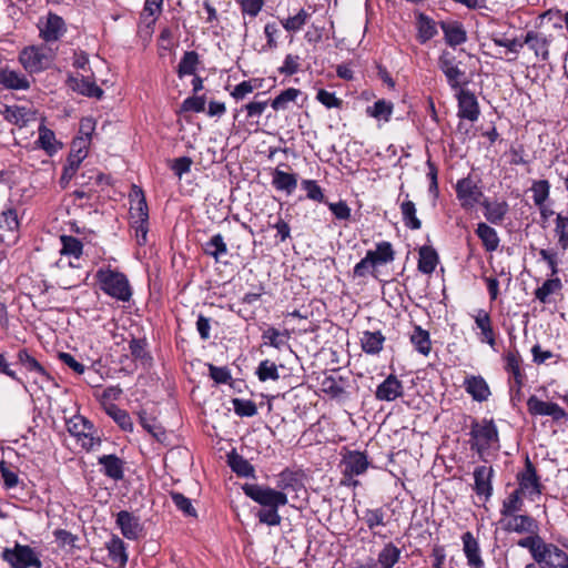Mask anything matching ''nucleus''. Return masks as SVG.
Returning a JSON list of instances; mask_svg holds the SVG:
<instances>
[{
    "mask_svg": "<svg viewBox=\"0 0 568 568\" xmlns=\"http://www.w3.org/2000/svg\"><path fill=\"white\" fill-rule=\"evenodd\" d=\"M366 113L377 120L388 121L393 113V103L384 99L377 100L372 106H367Z\"/></svg>",
    "mask_w": 568,
    "mask_h": 568,
    "instance_id": "48",
    "label": "nucleus"
},
{
    "mask_svg": "<svg viewBox=\"0 0 568 568\" xmlns=\"http://www.w3.org/2000/svg\"><path fill=\"white\" fill-rule=\"evenodd\" d=\"M462 540L464 544V552L468 565L471 568H483L484 561L479 554V546L473 534L470 531L464 532Z\"/></svg>",
    "mask_w": 568,
    "mask_h": 568,
    "instance_id": "25",
    "label": "nucleus"
},
{
    "mask_svg": "<svg viewBox=\"0 0 568 568\" xmlns=\"http://www.w3.org/2000/svg\"><path fill=\"white\" fill-rule=\"evenodd\" d=\"M103 466V473L113 480H121L124 476V462L114 454L103 455L98 459Z\"/></svg>",
    "mask_w": 568,
    "mask_h": 568,
    "instance_id": "24",
    "label": "nucleus"
},
{
    "mask_svg": "<svg viewBox=\"0 0 568 568\" xmlns=\"http://www.w3.org/2000/svg\"><path fill=\"white\" fill-rule=\"evenodd\" d=\"M505 369L510 373L515 383L520 387L523 385L524 375L520 369V356L518 352H508L505 355Z\"/></svg>",
    "mask_w": 568,
    "mask_h": 568,
    "instance_id": "49",
    "label": "nucleus"
},
{
    "mask_svg": "<svg viewBox=\"0 0 568 568\" xmlns=\"http://www.w3.org/2000/svg\"><path fill=\"white\" fill-rule=\"evenodd\" d=\"M64 20L54 13H49L43 27H40L39 36H59L65 32Z\"/></svg>",
    "mask_w": 568,
    "mask_h": 568,
    "instance_id": "46",
    "label": "nucleus"
},
{
    "mask_svg": "<svg viewBox=\"0 0 568 568\" xmlns=\"http://www.w3.org/2000/svg\"><path fill=\"white\" fill-rule=\"evenodd\" d=\"M260 79H250L242 81L231 92V95L236 100H243L247 94L252 93L254 89L261 87Z\"/></svg>",
    "mask_w": 568,
    "mask_h": 568,
    "instance_id": "58",
    "label": "nucleus"
},
{
    "mask_svg": "<svg viewBox=\"0 0 568 568\" xmlns=\"http://www.w3.org/2000/svg\"><path fill=\"white\" fill-rule=\"evenodd\" d=\"M555 236L557 237V245L562 250H568V215L557 213L555 220Z\"/></svg>",
    "mask_w": 568,
    "mask_h": 568,
    "instance_id": "43",
    "label": "nucleus"
},
{
    "mask_svg": "<svg viewBox=\"0 0 568 568\" xmlns=\"http://www.w3.org/2000/svg\"><path fill=\"white\" fill-rule=\"evenodd\" d=\"M458 101V116L471 122L479 116L480 110L476 95L466 89H459L456 93Z\"/></svg>",
    "mask_w": 568,
    "mask_h": 568,
    "instance_id": "13",
    "label": "nucleus"
},
{
    "mask_svg": "<svg viewBox=\"0 0 568 568\" xmlns=\"http://www.w3.org/2000/svg\"><path fill=\"white\" fill-rule=\"evenodd\" d=\"M385 336L381 331H365L361 337V345L366 354L376 355L383 349Z\"/></svg>",
    "mask_w": 568,
    "mask_h": 568,
    "instance_id": "31",
    "label": "nucleus"
},
{
    "mask_svg": "<svg viewBox=\"0 0 568 568\" xmlns=\"http://www.w3.org/2000/svg\"><path fill=\"white\" fill-rule=\"evenodd\" d=\"M116 525L120 527L122 535L131 540H136L143 531L140 518L126 510L118 513Z\"/></svg>",
    "mask_w": 568,
    "mask_h": 568,
    "instance_id": "18",
    "label": "nucleus"
},
{
    "mask_svg": "<svg viewBox=\"0 0 568 568\" xmlns=\"http://www.w3.org/2000/svg\"><path fill=\"white\" fill-rule=\"evenodd\" d=\"M368 529L373 531L377 526H385V511L383 508L366 509L363 516Z\"/></svg>",
    "mask_w": 568,
    "mask_h": 568,
    "instance_id": "61",
    "label": "nucleus"
},
{
    "mask_svg": "<svg viewBox=\"0 0 568 568\" xmlns=\"http://www.w3.org/2000/svg\"><path fill=\"white\" fill-rule=\"evenodd\" d=\"M562 283L559 277H552L546 280L541 286L536 288L535 297L542 304H547L550 302L549 296L554 293H557L561 290Z\"/></svg>",
    "mask_w": 568,
    "mask_h": 568,
    "instance_id": "39",
    "label": "nucleus"
},
{
    "mask_svg": "<svg viewBox=\"0 0 568 568\" xmlns=\"http://www.w3.org/2000/svg\"><path fill=\"white\" fill-rule=\"evenodd\" d=\"M1 559L11 568H42V561L36 550L19 542H14L12 548H4Z\"/></svg>",
    "mask_w": 568,
    "mask_h": 568,
    "instance_id": "6",
    "label": "nucleus"
},
{
    "mask_svg": "<svg viewBox=\"0 0 568 568\" xmlns=\"http://www.w3.org/2000/svg\"><path fill=\"white\" fill-rule=\"evenodd\" d=\"M523 495L524 493L519 491V489H515L513 493H510L508 497L503 501L500 515L503 517H510L514 516L517 511H520L524 507V501L521 498Z\"/></svg>",
    "mask_w": 568,
    "mask_h": 568,
    "instance_id": "38",
    "label": "nucleus"
},
{
    "mask_svg": "<svg viewBox=\"0 0 568 568\" xmlns=\"http://www.w3.org/2000/svg\"><path fill=\"white\" fill-rule=\"evenodd\" d=\"M148 343L145 338H135L132 337L129 342V351L132 357V361H130V365L128 366L130 371H133V364L135 362H139L143 366L151 365L152 356L146 349Z\"/></svg>",
    "mask_w": 568,
    "mask_h": 568,
    "instance_id": "21",
    "label": "nucleus"
},
{
    "mask_svg": "<svg viewBox=\"0 0 568 568\" xmlns=\"http://www.w3.org/2000/svg\"><path fill=\"white\" fill-rule=\"evenodd\" d=\"M404 389L402 382L393 374L388 375L375 392L378 400L392 402L403 396Z\"/></svg>",
    "mask_w": 568,
    "mask_h": 568,
    "instance_id": "19",
    "label": "nucleus"
},
{
    "mask_svg": "<svg viewBox=\"0 0 568 568\" xmlns=\"http://www.w3.org/2000/svg\"><path fill=\"white\" fill-rule=\"evenodd\" d=\"M95 278L100 284V288L111 297L119 301H129L132 292L126 276L108 267H101L97 271Z\"/></svg>",
    "mask_w": 568,
    "mask_h": 568,
    "instance_id": "5",
    "label": "nucleus"
},
{
    "mask_svg": "<svg viewBox=\"0 0 568 568\" xmlns=\"http://www.w3.org/2000/svg\"><path fill=\"white\" fill-rule=\"evenodd\" d=\"M480 204L485 209L484 215L486 220L491 224H500L509 210L508 203L506 201L490 202L489 200L485 199L483 202H480Z\"/></svg>",
    "mask_w": 568,
    "mask_h": 568,
    "instance_id": "27",
    "label": "nucleus"
},
{
    "mask_svg": "<svg viewBox=\"0 0 568 568\" xmlns=\"http://www.w3.org/2000/svg\"><path fill=\"white\" fill-rule=\"evenodd\" d=\"M18 362L26 367L27 371L31 373H37L42 377L43 381H52L51 375L45 371V368L31 355L29 352L23 348L18 352Z\"/></svg>",
    "mask_w": 568,
    "mask_h": 568,
    "instance_id": "32",
    "label": "nucleus"
},
{
    "mask_svg": "<svg viewBox=\"0 0 568 568\" xmlns=\"http://www.w3.org/2000/svg\"><path fill=\"white\" fill-rule=\"evenodd\" d=\"M535 562L540 568H568V555L555 544L546 542Z\"/></svg>",
    "mask_w": 568,
    "mask_h": 568,
    "instance_id": "11",
    "label": "nucleus"
},
{
    "mask_svg": "<svg viewBox=\"0 0 568 568\" xmlns=\"http://www.w3.org/2000/svg\"><path fill=\"white\" fill-rule=\"evenodd\" d=\"M4 118L9 122L23 128L29 121V112L26 108L8 106L4 111Z\"/></svg>",
    "mask_w": 568,
    "mask_h": 568,
    "instance_id": "55",
    "label": "nucleus"
},
{
    "mask_svg": "<svg viewBox=\"0 0 568 568\" xmlns=\"http://www.w3.org/2000/svg\"><path fill=\"white\" fill-rule=\"evenodd\" d=\"M410 342L415 346L416 351L423 355H428L432 349V342L429 333L423 329L419 325L414 327V332L410 335Z\"/></svg>",
    "mask_w": 568,
    "mask_h": 568,
    "instance_id": "41",
    "label": "nucleus"
},
{
    "mask_svg": "<svg viewBox=\"0 0 568 568\" xmlns=\"http://www.w3.org/2000/svg\"><path fill=\"white\" fill-rule=\"evenodd\" d=\"M470 448L478 454H483L490 445L498 442V430L493 419H474L470 425Z\"/></svg>",
    "mask_w": 568,
    "mask_h": 568,
    "instance_id": "7",
    "label": "nucleus"
},
{
    "mask_svg": "<svg viewBox=\"0 0 568 568\" xmlns=\"http://www.w3.org/2000/svg\"><path fill=\"white\" fill-rule=\"evenodd\" d=\"M163 0H145L139 21V32L144 36L153 33V26L161 12Z\"/></svg>",
    "mask_w": 568,
    "mask_h": 568,
    "instance_id": "15",
    "label": "nucleus"
},
{
    "mask_svg": "<svg viewBox=\"0 0 568 568\" xmlns=\"http://www.w3.org/2000/svg\"><path fill=\"white\" fill-rule=\"evenodd\" d=\"M206 98L205 95H193L186 98L180 106L181 112H195L200 113L205 110Z\"/></svg>",
    "mask_w": 568,
    "mask_h": 568,
    "instance_id": "62",
    "label": "nucleus"
},
{
    "mask_svg": "<svg viewBox=\"0 0 568 568\" xmlns=\"http://www.w3.org/2000/svg\"><path fill=\"white\" fill-rule=\"evenodd\" d=\"M0 84L8 90H28L30 81L28 78L8 68L0 69Z\"/></svg>",
    "mask_w": 568,
    "mask_h": 568,
    "instance_id": "22",
    "label": "nucleus"
},
{
    "mask_svg": "<svg viewBox=\"0 0 568 568\" xmlns=\"http://www.w3.org/2000/svg\"><path fill=\"white\" fill-rule=\"evenodd\" d=\"M282 26L287 32L301 31L304 26H308L311 29L307 30L305 36H321L326 31V26L332 27V23L325 17L322 10L316 9L313 6L300 8L293 14L282 20Z\"/></svg>",
    "mask_w": 568,
    "mask_h": 568,
    "instance_id": "3",
    "label": "nucleus"
},
{
    "mask_svg": "<svg viewBox=\"0 0 568 568\" xmlns=\"http://www.w3.org/2000/svg\"><path fill=\"white\" fill-rule=\"evenodd\" d=\"M475 323L484 336L483 341L488 343L490 346H494L496 343V336L489 313L485 310H479L475 316Z\"/></svg>",
    "mask_w": 568,
    "mask_h": 568,
    "instance_id": "34",
    "label": "nucleus"
},
{
    "mask_svg": "<svg viewBox=\"0 0 568 568\" xmlns=\"http://www.w3.org/2000/svg\"><path fill=\"white\" fill-rule=\"evenodd\" d=\"M488 41L481 42L483 53L496 59H508V54H517L519 50L527 45L535 51L537 57L542 60L548 59V39L547 38H487Z\"/></svg>",
    "mask_w": 568,
    "mask_h": 568,
    "instance_id": "2",
    "label": "nucleus"
},
{
    "mask_svg": "<svg viewBox=\"0 0 568 568\" xmlns=\"http://www.w3.org/2000/svg\"><path fill=\"white\" fill-rule=\"evenodd\" d=\"M199 55L195 51H186L180 61V78L185 74L192 75L196 71Z\"/></svg>",
    "mask_w": 568,
    "mask_h": 568,
    "instance_id": "60",
    "label": "nucleus"
},
{
    "mask_svg": "<svg viewBox=\"0 0 568 568\" xmlns=\"http://www.w3.org/2000/svg\"><path fill=\"white\" fill-rule=\"evenodd\" d=\"M38 143L49 155L58 151L54 132L43 125L39 128Z\"/></svg>",
    "mask_w": 568,
    "mask_h": 568,
    "instance_id": "50",
    "label": "nucleus"
},
{
    "mask_svg": "<svg viewBox=\"0 0 568 568\" xmlns=\"http://www.w3.org/2000/svg\"><path fill=\"white\" fill-rule=\"evenodd\" d=\"M131 217L141 216L142 220H149V209L143 190L133 184L129 193Z\"/></svg>",
    "mask_w": 568,
    "mask_h": 568,
    "instance_id": "23",
    "label": "nucleus"
},
{
    "mask_svg": "<svg viewBox=\"0 0 568 568\" xmlns=\"http://www.w3.org/2000/svg\"><path fill=\"white\" fill-rule=\"evenodd\" d=\"M527 410L531 416H550L555 422L567 417L565 409L557 403L544 402L536 395H531L527 399Z\"/></svg>",
    "mask_w": 568,
    "mask_h": 568,
    "instance_id": "10",
    "label": "nucleus"
},
{
    "mask_svg": "<svg viewBox=\"0 0 568 568\" xmlns=\"http://www.w3.org/2000/svg\"><path fill=\"white\" fill-rule=\"evenodd\" d=\"M476 234L480 239L483 246L487 252H494L499 246V237L495 229L486 223H479L476 229Z\"/></svg>",
    "mask_w": 568,
    "mask_h": 568,
    "instance_id": "33",
    "label": "nucleus"
},
{
    "mask_svg": "<svg viewBox=\"0 0 568 568\" xmlns=\"http://www.w3.org/2000/svg\"><path fill=\"white\" fill-rule=\"evenodd\" d=\"M400 558V549L393 542H387L378 554L381 568H393Z\"/></svg>",
    "mask_w": 568,
    "mask_h": 568,
    "instance_id": "42",
    "label": "nucleus"
},
{
    "mask_svg": "<svg viewBox=\"0 0 568 568\" xmlns=\"http://www.w3.org/2000/svg\"><path fill=\"white\" fill-rule=\"evenodd\" d=\"M276 488L278 491H294L297 493L304 485L300 478L298 473L291 470L290 468H285L277 475L276 479Z\"/></svg>",
    "mask_w": 568,
    "mask_h": 568,
    "instance_id": "26",
    "label": "nucleus"
},
{
    "mask_svg": "<svg viewBox=\"0 0 568 568\" xmlns=\"http://www.w3.org/2000/svg\"><path fill=\"white\" fill-rule=\"evenodd\" d=\"M106 414L119 425L122 430L132 432L133 424L129 413L115 404L105 406Z\"/></svg>",
    "mask_w": 568,
    "mask_h": 568,
    "instance_id": "40",
    "label": "nucleus"
},
{
    "mask_svg": "<svg viewBox=\"0 0 568 568\" xmlns=\"http://www.w3.org/2000/svg\"><path fill=\"white\" fill-rule=\"evenodd\" d=\"M368 254H373V260L376 265L387 264L394 261L395 251L389 242L383 241L376 244V250L367 251Z\"/></svg>",
    "mask_w": 568,
    "mask_h": 568,
    "instance_id": "44",
    "label": "nucleus"
},
{
    "mask_svg": "<svg viewBox=\"0 0 568 568\" xmlns=\"http://www.w3.org/2000/svg\"><path fill=\"white\" fill-rule=\"evenodd\" d=\"M505 526L506 531H515L518 534L532 532L536 528V520L528 515H514Z\"/></svg>",
    "mask_w": 568,
    "mask_h": 568,
    "instance_id": "35",
    "label": "nucleus"
},
{
    "mask_svg": "<svg viewBox=\"0 0 568 568\" xmlns=\"http://www.w3.org/2000/svg\"><path fill=\"white\" fill-rule=\"evenodd\" d=\"M530 190L535 205L541 206L549 197L550 183L547 180L534 181Z\"/></svg>",
    "mask_w": 568,
    "mask_h": 568,
    "instance_id": "52",
    "label": "nucleus"
},
{
    "mask_svg": "<svg viewBox=\"0 0 568 568\" xmlns=\"http://www.w3.org/2000/svg\"><path fill=\"white\" fill-rule=\"evenodd\" d=\"M244 494L253 501L262 506L256 516L261 524L267 526H278L282 517L278 508L288 503L287 494L277 489L258 484H244L242 487Z\"/></svg>",
    "mask_w": 568,
    "mask_h": 568,
    "instance_id": "1",
    "label": "nucleus"
},
{
    "mask_svg": "<svg viewBox=\"0 0 568 568\" xmlns=\"http://www.w3.org/2000/svg\"><path fill=\"white\" fill-rule=\"evenodd\" d=\"M376 263L373 260V254L366 253L365 257L362 258L353 270L354 277H365L368 274L374 275V268Z\"/></svg>",
    "mask_w": 568,
    "mask_h": 568,
    "instance_id": "64",
    "label": "nucleus"
},
{
    "mask_svg": "<svg viewBox=\"0 0 568 568\" xmlns=\"http://www.w3.org/2000/svg\"><path fill=\"white\" fill-rule=\"evenodd\" d=\"M233 409L237 416L241 417H252L256 415L257 407L253 400L242 399V398H233L232 399Z\"/></svg>",
    "mask_w": 568,
    "mask_h": 568,
    "instance_id": "57",
    "label": "nucleus"
},
{
    "mask_svg": "<svg viewBox=\"0 0 568 568\" xmlns=\"http://www.w3.org/2000/svg\"><path fill=\"white\" fill-rule=\"evenodd\" d=\"M463 386L473 400L478 403L486 402L491 395L490 387L481 375L466 376Z\"/></svg>",
    "mask_w": 568,
    "mask_h": 568,
    "instance_id": "17",
    "label": "nucleus"
},
{
    "mask_svg": "<svg viewBox=\"0 0 568 568\" xmlns=\"http://www.w3.org/2000/svg\"><path fill=\"white\" fill-rule=\"evenodd\" d=\"M67 428L70 435L81 439L89 430L93 428V424L81 415H75L67 422Z\"/></svg>",
    "mask_w": 568,
    "mask_h": 568,
    "instance_id": "45",
    "label": "nucleus"
},
{
    "mask_svg": "<svg viewBox=\"0 0 568 568\" xmlns=\"http://www.w3.org/2000/svg\"><path fill=\"white\" fill-rule=\"evenodd\" d=\"M493 467L477 466L474 470V490L477 496L484 497L485 501H487L493 495Z\"/></svg>",
    "mask_w": 568,
    "mask_h": 568,
    "instance_id": "16",
    "label": "nucleus"
},
{
    "mask_svg": "<svg viewBox=\"0 0 568 568\" xmlns=\"http://www.w3.org/2000/svg\"><path fill=\"white\" fill-rule=\"evenodd\" d=\"M272 184L277 191H284L291 195L297 187V175L275 169Z\"/></svg>",
    "mask_w": 568,
    "mask_h": 568,
    "instance_id": "30",
    "label": "nucleus"
},
{
    "mask_svg": "<svg viewBox=\"0 0 568 568\" xmlns=\"http://www.w3.org/2000/svg\"><path fill=\"white\" fill-rule=\"evenodd\" d=\"M418 271L423 274H432L439 261L436 250L433 246L423 245L418 250Z\"/></svg>",
    "mask_w": 568,
    "mask_h": 568,
    "instance_id": "28",
    "label": "nucleus"
},
{
    "mask_svg": "<svg viewBox=\"0 0 568 568\" xmlns=\"http://www.w3.org/2000/svg\"><path fill=\"white\" fill-rule=\"evenodd\" d=\"M19 60L26 71L37 73L48 64V57L42 48L29 47L21 51Z\"/></svg>",
    "mask_w": 568,
    "mask_h": 568,
    "instance_id": "14",
    "label": "nucleus"
},
{
    "mask_svg": "<svg viewBox=\"0 0 568 568\" xmlns=\"http://www.w3.org/2000/svg\"><path fill=\"white\" fill-rule=\"evenodd\" d=\"M341 465L343 468L342 485L357 486L359 481L354 479L355 476L363 475L369 467L368 456L359 450H346L343 454Z\"/></svg>",
    "mask_w": 568,
    "mask_h": 568,
    "instance_id": "8",
    "label": "nucleus"
},
{
    "mask_svg": "<svg viewBox=\"0 0 568 568\" xmlns=\"http://www.w3.org/2000/svg\"><path fill=\"white\" fill-rule=\"evenodd\" d=\"M400 213L406 227L410 230H419L422 227V222L416 216V205L408 199V194L406 195V199L400 203Z\"/></svg>",
    "mask_w": 568,
    "mask_h": 568,
    "instance_id": "37",
    "label": "nucleus"
},
{
    "mask_svg": "<svg viewBox=\"0 0 568 568\" xmlns=\"http://www.w3.org/2000/svg\"><path fill=\"white\" fill-rule=\"evenodd\" d=\"M68 87L82 95L89 98L101 99L104 94L103 90L87 77H69L67 80Z\"/></svg>",
    "mask_w": 568,
    "mask_h": 568,
    "instance_id": "20",
    "label": "nucleus"
},
{
    "mask_svg": "<svg viewBox=\"0 0 568 568\" xmlns=\"http://www.w3.org/2000/svg\"><path fill=\"white\" fill-rule=\"evenodd\" d=\"M452 50H444L439 57L438 67L445 74L448 84L454 90L462 89V84H466L465 71L459 68V62L454 54L457 45L464 43L467 38H445Z\"/></svg>",
    "mask_w": 568,
    "mask_h": 568,
    "instance_id": "4",
    "label": "nucleus"
},
{
    "mask_svg": "<svg viewBox=\"0 0 568 568\" xmlns=\"http://www.w3.org/2000/svg\"><path fill=\"white\" fill-rule=\"evenodd\" d=\"M301 94V90L295 88H288L282 91L274 100L271 102V106L275 110H285L290 102H294L296 98Z\"/></svg>",
    "mask_w": 568,
    "mask_h": 568,
    "instance_id": "53",
    "label": "nucleus"
},
{
    "mask_svg": "<svg viewBox=\"0 0 568 568\" xmlns=\"http://www.w3.org/2000/svg\"><path fill=\"white\" fill-rule=\"evenodd\" d=\"M19 227L18 213L16 209H7L0 216V229L3 231L14 232Z\"/></svg>",
    "mask_w": 568,
    "mask_h": 568,
    "instance_id": "63",
    "label": "nucleus"
},
{
    "mask_svg": "<svg viewBox=\"0 0 568 568\" xmlns=\"http://www.w3.org/2000/svg\"><path fill=\"white\" fill-rule=\"evenodd\" d=\"M227 465L240 477H254V467L243 456L233 449L227 454Z\"/></svg>",
    "mask_w": 568,
    "mask_h": 568,
    "instance_id": "29",
    "label": "nucleus"
},
{
    "mask_svg": "<svg viewBox=\"0 0 568 568\" xmlns=\"http://www.w3.org/2000/svg\"><path fill=\"white\" fill-rule=\"evenodd\" d=\"M517 489L524 494L529 493L530 495H540L542 493V484L537 475L535 465L528 456L525 459L524 470L517 474Z\"/></svg>",
    "mask_w": 568,
    "mask_h": 568,
    "instance_id": "12",
    "label": "nucleus"
},
{
    "mask_svg": "<svg viewBox=\"0 0 568 568\" xmlns=\"http://www.w3.org/2000/svg\"><path fill=\"white\" fill-rule=\"evenodd\" d=\"M61 243V254L72 255L77 258L82 255L83 244L79 239L71 235H62Z\"/></svg>",
    "mask_w": 568,
    "mask_h": 568,
    "instance_id": "54",
    "label": "nucleus"
},
{
    "mask_svg": "<svg viewBox=\"0 0 568 568\" xmlns=\"http://www.w3.org/2000/svg\"><path fill=\"white\" fill-rule=\"evenodd\" d=\"M455 190L457 199L465 210H471L476 204L483 202L484 193L470 176L458 180Z\"/></svg>",
    "mask_w": 568,
    "mask_h": 568,
    "instance_id": "9",
    "label": "nucleus"
},
{
    "mask_svg": "<svg viewBox=\"0 0 568 568\" xmlns=\"http://www.w3.org/2000/svg\"><path fill=\"white\" fill-rule=\"evenodd\" d=\"M140 423L142 427L148 430L158 442L165 444L168 439L166 430L158 424L154 419L148 418L145 415H140Z\"/></svg>",
    "mask_w": 568,
    "mask_h": 568,
    "instance_id": "51",
    "label": "nucleus"
},
{
    "mask_svg": "<svg viewBox=\"0 0 568 568\" xmlns=\"http://www.w3.org/2000/svg\"><path fill=\"white\" fill-rule=\"evenodd\" d=\"M256 375L261 382H266L268 379L277 381L280 378L277 366L268 359L260 363Z\"/></svg>",
    "mask_w": 568,
    "mask_h": 568,
    "instance_id": "59",
    "label": "nucleus"
},
{
    "mask_svg": "<svg viewBox=\"0 0 568 568\" xmlns=\"http://www.w3.org/2000/svg\"><path fill=\"white\" fill-rule=\"evenodd\" d=\"M106 549L109 551V556L114 564H118L119 567H124L128 562V554L125 551L124 541L118 536H113L106 542Z\"/></svg>",
    "mask_w": 568,
    "mask_h": 568,
    "instance_id": "36",
    "label": "nucleus"
},
{
    "mask_svg": "<svg viewBox=\"0 0 568 568\" xmlns=\"http://www.w3.org/2000/svg\"><path fill=\"white\" fill-rule=\"evenodd\" d=\"M204 253L212 256L216 262L221 255L227 253V246L221 234L213 235L204 245Z\"/></svg>",
    "mask_w": 568,
    "mask_h": 568,
    "instance_id": "47",
    "label": "nucleus"
},
{
    "mask_svg": "<svg viewBox=\"0 0 568 568\" xmlns=\"http://www.w3.org/2000/svg\"><path fill=\"white\" fill-rule=\"evenodd\" d=\"M517 544L523 548H527L530 551L534 560H536L537 557H539L542 550V545H545L546 541L540 536L535 535L521 538Z\"/></svg>",
    "mask_w": 568,
    "mask_h": 568,
    "instance_id": "56",
    "label": "nucleus"
}]
</instances>
